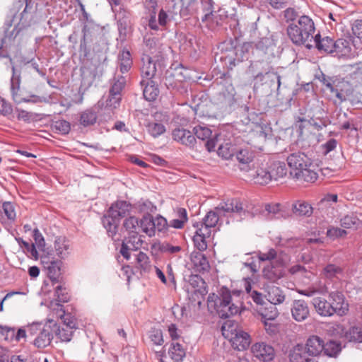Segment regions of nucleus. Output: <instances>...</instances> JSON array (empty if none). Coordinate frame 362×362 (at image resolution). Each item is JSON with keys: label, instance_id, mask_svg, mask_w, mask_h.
<instances>
[{"label": "nucleus", "instance_id": "5", "mask_svg": "<svg viewBox=\"0 0 362 362\" xmlns=\"http://www.w3.org/2000/svg\"><path fill=\"white\" fill-rule=\"evenodd\" d=\"M131 209L132 204L129 202L117 200L111 204L107 213L101 218L103 226L112 239L118 233L121 218L125 217Z\"/></svg>", "mask_w": 362, "mask_h": 362}, {"label": "nucleus", "instance_id": "37", "mask_svg": "<svg viewBox=\"0 0 362 362\" xmlns=\"http://www.w3.org/2000/svg\"><path fill=\"white\" fill-rule=\"evenodd\" d=\"M62 264V262L61 260H55L54 257H52L48 266H45V269L47 270V276L53 284L58 282V278L61 274Z\"/></svg>", "mask_w": 362, "mask_h": 362}, {"label": "nucleus", "instance_id": "30", "mask_svg": "<svg viewBox=\"0 0 362 362\" xmlns=\"http://www.w3.org/2000/svg\"><path fill=\"white\" fill-rule=\"evenodd\" d=\"M190 259L194 269L199 273L208 272L210 265L207 257L202 252H193L191 253Z\"/></svg>", "mask_w": 362, "mask_h": 362}, {"label": "nucleus", "instance_id": "56", "mask_svg": "<svg viewBox=\"0 0 362 362\" xmlns=\"http://www.w3.org/2000/svg\"><path fill=\"white\" fill-rule=\"evenodd\" d=\"M148 338L154 345L160 346L163 344V332L160 329L152 327L148 331Z\"/></svg>", "mask_w": 362, "mask_h": 362}, {"label": "nucleus", "instance_id": "39", "mask_svg": "<svg viewBox=\"0 0 362 362\" xmlns=\"http://www.w3.org/2000/svg\"><path fill=\"white\" fill-rule=\"evenodd\" d=\"M198 8L202 11L203 15L201 16V20L202 23H206V25L209 23L213 13H214V2L213 0H206L202 1L201 0L199 2H197Z\"/></svg>", "mask_w": 362, "mask_h": 362}, {"label": "nucleus", "instance_id": "13", "mask_svg": "<svg viewBox=\"0 0 362 362\" xmlns=\"http://www.w3.org/2000/svg\"><path fill=\"white\" fill-rule=\"evenodd\" d=\"M160 64L158 59H154L148 54H143L141 57V66L140 68L142 79H154L157 72V64Z\"/></svg>", "mask_w": 362, "mask_h": 362}, {"label": "nucleus", "instance_id": "64", "mask_svg": "<svg viewBox=\"0 0 362 362\" xmlns=\"http://www.w3.org/2000/svg\"><path fill=\"white\" fill-rule=\"evenodd\" d=\"M265 211H267L268 215L270 216L269 218L272 219L283 216L279 204H267L265 205Z\"/></svg>", "mask_w": 362, "mask_h": 362}, {"label": "nucleus", "instance_id": "22", "mask_svg": "<svg viewBox=\"0 0 362 362\" xmlns=\"http://www.w3.org/2000/svg\"><path fill=\"white\" fill-rule=\"evenodd\" d=\"M316 312L321 316L330 317L332 316L334 313V309L330 304L329 300H327L322 297H314L311 301Z\"/></svg>", "mask_w": 362, "mask_h": 362}, {"label": "nucleus", "instance_id": "38", "mask_svg": "<svg viewBox=\"0 0 362 362\" xmlns=\"http://www.w3.org/2000/svg\"><path fill=\"white\" fill-rule=\"evenodd\" d=\"M98 119L97 112L93 108H88L81 112L79 117V124L83 127L94 125Z\"/></svg>", "mask_w": 362, "mask_h": 362}, {"label": "nucleus", "instance_id": "11", "mask_svg": "<svg viewBox=\"0 0 362 362\" xmlns=\"http://www.w3.org/2000/svg\"><path fill=\"white\" fill-rule=\"evenodd\" d=\"M255 169L250 173L254 182L261 185H265L272 181L269 160H258Z\"/></svg>", "mask_w": 362, "mask_h": 362}, {"label": "nucleus", "instance_id": "4", "mask_svg": "<svg viewBox=\"0 0 362 362\" xmlns=\"http://www.w3.org/2000/svg\"><path fill=\"white\" fill-rule=\"evenodd\" d=\"M288 165L291 168L290 175L300 181L314 182L317 179V173L310 169L311 159L304 153L298 151L291 153L287 157Z\"/></svg>", "mask_w": 362, "mask_h": 362}, {"label": "nucleus", "instance_id": "46", "mask_svg": "<svg viewBox=\"0 0 362 362\" xmlns=\"http://www.w3.org/2000/svg\"><path fill=\"white\" fill-rule=\"evenodd\" d=\"M136 262L141 270V274L150 272L151 264L148 256L145 252L140 251L136 255Z\"/></svg>", "mask_w": 362, "mask_h": 362}, {"label": "nucleus", "instance_id": "63", "mask_svg": "<svg viewBox=\"0 0 362 362\" xmlns=\"http://www.w3.org/2000/svg\"><path fill=\"white\" fill-rule=\"evenodd\" d=\"M233 151V148L228 144H226V145L219 146L217 150V153L223 158L228 160L232 158L235 155Z\"/></svg>", "mask_w": 362, "mask_h": 362}, {"label": "nucleus", "instance_id": "42", "mask_svg": "<svg viewBox=\"0 0 362 362\" xmlns=\"http://www.w3.org/2000/svg\"><path fill=\"white\" fill-rule=\"evenodd\" d=\"M32 7L25 6L24 10L21 14L19 22L21 28H28L36 23L37 14L36 13H34Z\"/></svg>", "mask_w": 362, "mask_h": 362}, {"label": "nucleus", "instance_id": "20", "mask_svg": "<svg viewBox=\"0 0 362 362\" xmlns=\"http://www.w3.org/2000/svg\"><path fill=\"white\" fill-rule=\"evenodd\" d=\"M317 209H314L312 205L304 200H296L291 205V211L296 217H310Z\"/></svg>", "mask_w": 362, "mask_h": 362}, {"label": "nucleus", "instance_id": "52", "mask_svg": "<svg viewBox=\"0 0 362 362\" xmlns=\"http://www.w3.org/2000/svg\"><path fill=\"white\" fill-rule=\"evenodd\" d=\"M135 240L125 238L121 244L119 253L127 260L131 258V250H136L137 247L134 245Z\"/></svg>", "mask_w": 362, "mask_h": 362}, {"label": "nucleus", "instance_id": "44", "mask_svg": "<svg viewBox=\"0 0 362 362\" xmlns=\"http://www.w3.org/2000/svg\"><path fill=\"white\" fill-rule=\"evenodd\" d=\"M69 247V245L65 237L59 236L56 238L54 240V248L57 255L60 259H64L69 254L67 252Z\"/></svg>", "mask_w": 362, "mask_h": 362}, {"label": "nucleus", "instance_id": "36", "mask_svg": "<svg viewBox=\"0 0 362 362\" xmlns=\"http://www.w3.org/2000/svg\"><path fill=\"white\" fill-rule=\"evenodd\" d=\"M140 231L146 233L148 237L155 235L156 225L152 215L149 214L144 215L140 219Z\"/></svg>", "mask_w": 362, "mask_h": 362}, {"label": "nucleus", "instance_id": "3", "mask_svg": "<svg viewBox=\"0 0 362 362\" xmlns=\"http://www.w3.org/2000/svg\"><path fill=\"white\" fill-rule=\"evenodd\" d=\"M209 310H214L222 319L229 318L240 313V308L232 303L231 291L221 286L217 293H210L207 299Z\"/></svg>", "mask_w": 362, "mask_h": 362}, {"label": "nucleus", "instance_id": "54", "mask_svg": "<svg viewBox=\"0 0 362 362\" xmlns=\"http://www.w3.org/2000/svg\"><path fill=\"white\" fill-rule=\"evenodd\" d=\"M99 30V26L93 23V21L85 23L82 28V36L85 37L88 40L93 42L95 37L96 33Z\"/></svg>", "mask_w": 362, "mask_h": 362}, {"label": "nucleus", "instance_id": "15", "mask_svg": "<svg viewBox=\"0 0 362 362\" xmlns=\"http://www.w3.org/2000/svg\"><path fill=\"white\" fill-rule=\"evenodd\" d=\"M253 355L264 362L272 361L275 356V351L272 346L265 342H257L251 347Z\"/></svg>", "mask_w": 362, "mask_h": 362}, {"label": "nucleus", "instance_id": "58", "mask_svg": "<svg viewBox=\"0 0 362 362\" xmlns=\"http://www.w3.org/2000/svg\"><path fill=\"white\" fill-rule=\"evenodd\" d=\"M125 83V78L123 76H120L112 85L109 91V93H110V95H117V97H121V92L122 89L124 88Z\"/></svg>", "mask_w": 362, "mask_h": 362}, {"label": "nucleus", "instance_id": "16", "mask_svg": "<svg viewBox=\"0 0 362 362\" xmlns=\"http://www.w3.org/2000/svg\"><path fill=\"white\" fill-rule=\"evenodd\" d=\"M52 325H55V321L49 320L43 325L37 337L34 340V344L37 348H45L49 346L53 339Z\"/></svg>", "mask_w": 362, "mask_h": 362}, {"label": "nucleus", "instance_id": "62", "mask_svg": "<svg viewBox=\"0 0 362 362\" xmlns=\"http://www.w3.org/2000/svg\"><path fill=\"white\" fill-rule=\"evenodd\" d=\"M91 43L90 40H88L85 37L82 36L80 40V45L78 52L80 57L83 59H86L90 54V49L89 48V44Z\"/></svg>", "mask_w": 362, "mask_h": 362}, {"label": "nucleus", "instance_id": "41", "mask_svg": "<svg viewBox=\"0 0 362 362\" xmlns=\"http://www.w3.org/2000/svg\"><path fill=\"white\" fill-rule=\"evenodd\" d=\"M228 18V12L223 8H219L217 11H214L213 16L206 26L214 30L216 28L223 25V22Z\"/></svg>", "mask_w": 362, "mask_h": 362}, {"label": "nucleus", "instance_id": "40", "mask_svg": "<svg viewBox=\"0 0 362 362\" xmlns=\"http://www.w3.org/2000/svg\"><path fill=\"white\" fill-rule=\"evenodd\" d=\"M272 180H276L287 174V168L284 162L275 161L269 159Z\"/></svg>", "mask_w": 362, "mask_h": 362}, {"label": "nucleus", "instance_id": "21", "mask_svg": "<svg viewBox=\"0 0 362 362\" xmlns=\"http://www.w3.org/2000/svg\"><path fill=\"white\" fill-rule=\"evenodd\" d=\"M333 54L339 58H351L354 57L352 52V45L349 40L338 39L334 42Z\"/></svg>", "mask_w": 362, "mask_h": 362}, {"label": "nucleus", "instance_id": "7", "mask_svg": "<svg viewBox=\"0 0 362 362\" xmlns=\"http://www.w3.org/2000/svg\"><path fill=\"white\" fill-rule=\"evenodd\" d=\"M235 90L232 86L222 87L216 93L212 98V103L222 112H230L235 109L236 99Z\"/></svg>", "mask_w": 362, "mask_h": 362}, {"label": "nucleus", "instance_id": "49", "mask_svg": "<svg viewBox=\"0 0 362 362\" xmlns=\"http://www.w3.org/2000/svg\"><path fill=\"white\" fill-rule=\"evenodd\" d=\"M15 239L21 247H24L25 252L28 257L33 258L35 260L38 259L39 254L35 244H30L27 241L23 240V238L20 237L16 238Z\"/></svg>", "mask_w": 362, "mask_h": 362}, {"label": "nucleus", "instance_id": "19", "mask_svg": "<svg viewBox=\"0 0 362 362\" xmlns=\"http://www.w3.org/2000/svg\"><path fill=\"white\" fill-rule=\"evenodd\" d=\"M173 139L189 148H194L197 140L192 131L184 128H176L172 132Z\"/></svg>", "mask_w": 362, "mask_h": 362}, {"label": "nucleus", "instance_id": "34", "mask_svg": "<svg viewBox=\"0 0 362 362\" xmlns=\"http://www.w3.org/2000/svg\"><path fill=\"white\" fill-rule=\"evenodd\" d=\"M257 50L259 52L267 54L269 56H274V49L276 48V44L274 40L271 37H262L260 38L255 45Z\"/></svg>", "mask_w": 362, "mask_h": 362}, {"label": "nucleus", "instance_id": "26", "mask_svg": "<svg viewBox=\"0 0 362 362\" xmlns=\"http://www.w3.org/2000/svg\"><path fill=\"white\" fill-rule=\"evenodd\" d=\"M291 314L293 318L298 322L305 320L310 314L308 303L303 300H295L292 305Z\"/></svg>", "mask_w": 362, "mask_h": 362}, {"label": "nucleus", "instance_id": "35", "mask_svg": "<svg viewBox=\"0 0 362 362\" xmlns=\"http://www.w3.org/2000/svg\"><path fill=\"white\" fill-rule=\"evenodd\" d=\"M168 354L174 362H182L186 356V351L183 346L175 341H171L170 344Z\"/></svg>", "mask_w": 362, "mask_h": 362}, {"label": "nucleus", "instance_id": "61", "mask_svg": "<svg viewBox=\"0 0 362 362\" xmlns=\"http://www.w3.org/2000/svg\"><path fill=\"white\" fill-rule=\"evenodd\" d=\"M56 300L60 303H67L69 301L71 296L67 289L62 285H59L55 288Z\"/></svg>", "mask_w": 362, "mask_h": 362}, {"label": "nucleus", "instance_id": "28", "mask_svg": "<svg viewBox=\"0 0 362 362\" xmlns=\"http://www.w3.org/2000/svg\"><path fill=\"white\" fill-rule=\"evenodd\" d=\"M344 84V81H340L336 77H333L331 81H327L324 86L332 95L342 102L346 100L347 95L343 89Z\"/></svg>", "mask_w": 362, "mask_h": 362}, {"label": "nucleus", "instance_id": "9", "mask_svg": "<svg viewBox=\"0 0 362 362\" xmlns=\"http://www.w3.org/2000/svg\"><path fill=\"white\" fill-rule=\"evenodd\" d=\"M192 134L196 139L201 141H206L205 146L209 152L214 151L217 142L218 134H213L212 130L205 124H199L193 127Z\"/></svg>", "mask_w": 362, "mask_h": 362}, {"label": "nucleus", "instance_id": "33", "mask_svg": "<svg viewBox=\"0 0 362 362\" xmlns=\"http://www.w3.org/2000/svg\"><path fill=\"white\" fill-rule=\"evenodd\" d=\"M290 362H318L315 357L303 354V345L297 344L289 354Z\"/></svg>", "mask_w": 362, "mask_h": 362}, {"label": "nucleus", "instance_id": "32", "mask_svg": "<svg viewBox=\"0 0 362 362\" xmlns=\"http://www.w3.org/2000/svg\"><path fill=\"white\" fill-rule=\"evenodd\" d=\"M12 76L11 78V93L12 98L16 103H21L22 100L18 95L21 85V71L14 65L11 66Z\"/></svg>", "mask_w": 362, "mask_h": 362}, {"label": "nucleus", "instance_id": "59", "mask_svg": "<svg viewBox=\"0 0 362 362\" xmlns=\"http://www.w3.org/2000/svg\"><path fill=\"white\" fill-rule=\"evenodd\" d=\"M147 128L149 134L154 138L160 136L165 132V126L159 122H150Z\"/></svg>", "mask_w": 362, "mask_h": 362}, {"label": "nucleus", "instance_id": "2", "mask_svg": "<svg viewBox=\"0 0 362 362\" xmlns=\"http://www.w3.org/2000/svg\"><path fill=\"white\" fill-rule=\"evenodd\" d=\"M221 50L218 57L228 69H233L239 63L243 62L251 48L249 42L239 43L237 40L230 39L221 43L218 47Z\"/></svg>", "mask_w": 362, "mask_h": 362}, {"label": "nucleus", "instance_id": "57", "mask_svg": "<svg viewBox=\"0 0 362 362\" xmlns=\"http://www.w3.org/2000/svg\"><path fill=\"white\" fill-rule=\"evenodd\" d=\"M156 230L163 234H167L169 230V224L167 219L161 215H157L154 218Z\"/></svg>", "mask_w": 362, "mask_h": 362}, {"label": "nucleus", "instance_id": "31", "mask_svg": "<svg viewBox=\"0 0 362 362\" xmlns=\"http://www.w3.org/2000/svg\"><path fill=\"white\" fill-rule=\"evenodd\" d=\"M265 291L264 297L272 305L280 304L285 299L283 291L279 287L274 285H267L265 288ZM272 308L274 309V306Z\"/></svg>", "mask_w": 362, "mask_h": 362}, {"label": "nucleus", "instance_id": "12", "mask_svg": "<svg viewBox=\"0 0 362 362\" xmlns=\"http://www.w3.org/2000/svg\"><path fill=\"white\" fill-rule=\"evenodd\" d=\"M308 123L316 130H322L328 124L327 113L321 107H316L308 113Z\"/></svg>", "mask_w": 362, "mask_h": 362}, {"label": "nucleus", "instance_id": "18", "mask_svg": "<svg viewBox=\"0 0 362 362\" xmlns=\"http://www.w3.org/2000/svg\"><path fill=\"white\" fill-rule=\"evenodd\" d=\"M324 347V341L318 336H310L303 346V354L315 357L319 356Z\"/></svg>", "mask_w": 362, "mask_h": 362}, {"label": "nucleus", "instance_id": "45", "mask_svg": "<svg viewBox=\"0 0 362 362\" xmlns=\"http://www.w3.org/2000/svg\"><path fill=\"white\" fill-rule=\"evenodd\" d=\"M146 6L150 10L148 25L151 30H158V25L156 21L157 1L156 0H146Z\"/></svg>", "mask_w": 362, "mask_h": 362}, {"label": "nucleus", "instance_id": "47", "mask_svg": "<svg viewBox=\"0 0 362 362\" xmlns=\"http://www.w3.org/2000/svg\"><path fill=\"white\" fill-rule=\"evenodd\" d=\"M53 332L55 335L62 341L69 342L71 340L74 331L69 327H60L55 322V325H52Z\"/></svg>", "mask_w": 362, "mask_h": 362}, {"label": "nucleus", "instance_id": "29", "mask_svg": "<svg viewBox=\"0 0 362 362\" xmlns=\"http://www.w3.org/2000/svg\"><path fill=\"white\" fill-rule=\"evenodd\" d=\"M313 42V47H315L320 53L333 54L334 40L328 37H322L320 33L315 35Z\"/></svg>", "mask_w": 362, "mask_h": 362}, {"label": "nucleus", "instance_id": "53", "mask_svg": "<svg viewBox=\"0 0 362 362\" xmlns=\"http://www.w3.org/2000/svg\"><path fill=\"white\" fill-rule=\"evenodd\" d=\"M119 71L122 73H127L132 66V59L131 54L128 50H123L119 57Z\"/></svg>", "mask_w": 362, "mask_h": 362}, {"label": "nucleus", "instance_id": "55", "mask_svg": "<svg viewBox=\"0 0 362 362\" xmlns=\"http://www.w3.org/2000/svg\"><path fill=\"white\" fill-rule=\"evenodd\" d=\"M52 128L55 129L56 132L66 135L71 130V124L65 119H58L52 124Z\"/></svg>", "mask_w": 362, "mask_h": 362}, {"label": "nucleus", "instance_id": "10", "mask_svg": "<svg viewBox=\"0 0 362 362\" xmlns=\"http://www.w3.org/2000/svg\"><path fill=\"white\" fill-rule=\"evenodd\" d=\"M114 12L119 32V38L122 42L126 40L127 28L131 24V11L123 4L119 6Z\"/></svg>", "mask_w": 362, "mask_h": 362}, {"label": "nucleus", "instance_id": "14", "mask_svg": "<svg viewBox=\"0 0 362 362\" xmlns=\"http://www.w3.org/2000/svg\"><path fill=\"white\" fill-rule=\"evenodd\" d=\"M330 304L334 309V313L339 316H344L349 312V303L344 295L339 291H332L329 293Z\"/></svg>", "mask_w": 362, "mask_h": 362}, {"label": "nucleus", "instance_id": "50", "mask_svg": "<svg viewBox=\"0 0 362 362\" xmlns=\"http://www.w3.org/2000/svg\"><path fill=\"white\" fill-rule=\"evenodd\" d=\"M322 351L329 357H337L341 351V343L330 340L326 344L324 343Z\"/></svg>", "mask_w": 362, "mask_h": 362}, {"label": "nucleus", "instance_id": "27", "mask_svg": "<svg viewBox=\"0 0 362 362\" xmlns=\"http://www.w3.org/2000/svg\"><path fill=\"white\" fill-rule=\"evenodd\" d=\"M235 158L239 163V168L241 170L249 171L251 165L254 166V153L247 148L240 149L235 153Z\"/></svg>", "mask_w": 362, "mask_h": 362}, {"label": "nucleus", "instance_id": "6", "mask_svg": "<svg viewBox=\"0 0 362 362\" xmlns=\"http://www.w3.org/2000/svg\"><path fill=\"white\" fill-rule=\"evenodd\" d=\"M243 210V205L238 199H228L216 207L214 211H209L203 218L202 223L208 227L214 228L221 220L222 216H226L229 213L240 214Z\"/></svg>", "mask_w": 362, "mask_h": 362}, {"label": "nucleus", "instance_id": "8", "mask_svg": "<svg viewBox=\"0 0 362 362\" xmlns=\"http://www.w3.org/2000/svg\"><path fill=\"white\" fill-rule=\"evenodd\" d=\"M281 76L274 71V69L271 66L269 69V71H266L264 76L259 82H255L254 89H258L260 87L265 86L268 88L267 93L272 94V93L276 90V96L279 98V88L281 86Z\"/></svg>", "mask_w": 362, "mask_h": 362}, {"label": "nucleus", "instance_id": "43", "mask_svg": "<svg viewBox=\"0 0 362 362\" xmlns=\"http://www.w3.org/2000/svg\"><path fill=\"white\" fill-rule=\"evenodd\" d=\"M344 338L349 342L362 343V325L350 327L344 332Z\"/></svg>", "mask_w": 362, "mask_h": 362}, {"label": "nucleus", "instance_id": "51", "mask_svg": "<svg viewBox=\"0 0 362 362\" xmlns=\"http://www.w3.org/2000/svg\"><path fill=\"white\" fill-rule=\"evenodd\" d=\"M11 25L8 24L7 28L4 31V36L0 37V42H2L3 46H11L13 45L14 39L17 37L19 33V30L17 28H13L11 31H9V28Z\"/></svg>", "mask_w": 362, "mask_h": 362}, {"label": "nucleus", "instance_id": "17", "mask_svg": "<svg viewBox=\"0 0 362 362\" xmlns=\"http://www.w3.org/2000/svg\"><path fill=\"white\" fill-rule=\"evenodd\" d=\"M272 65L269 62L264 60H257L251 62L247 68V73L253 78V81L259 82L266 71Z\"/></svg>", "mask_w": 362, "mask_h": 362}, {"label": "nucleus", "instance_id": "48", "mask_svg": "<svg viewBox=\"0 0 362 362\" xmlns=\"http://www.w3.org/2000/svg\"><path fill=\"white\" fill-rule=\"evenodd\" d=\"M341 227L345 228L357 229L362 226V221H361L354 214L346 215L340 220Z\"/></svg>", "mask_w": 362, "mask_h": 362}, {"label": "nucleus", "instance_id": "24", "mask_svg": "<svg viewBox=\"0 0 362 362\" xmlns=\"http://www.w3.org/2000/svg\"><path fill=\"white\" fill-rule=\"evenodd\" d=\"M140 85L143 88V95L146 100L154 101L159 95L158 83L154 81L141 79Z\"/></svg>", "mask_w": 362, "mask_h": 362}, {"label": "nucleus", "instance_id": "60", "mask_svg": "<svg viewBox=\"0 0 362 362\" xmlns=\"http://www.w3.org/2000/svg\"><path fill=\"white\" fill-rule=\"evenodd\" d=\"M262 318H264V327L266 331L269 334H274L276 331V326L274 325H272L271 323H269L267 322V320H273L276 318L277 316V311L276 310V308H274V310L271 311V314L267 317V314H262Z\"/></svg>", "mask_w": 362, "mask_h": 362}, {"label": "nucleus", "instance_id": "25", "mask_svg": "<svg viewBox=\"0 0 362 362\" xmlns=\"http://www.w3.org/2000/svg\"><path fill=\"white\" fill-rule=\"evenodd\" d=\"M122 228L128 234L127 238L135 240L140 233V219L134 216L126 218L123 221Z\"/></svg>", "mask_w": 362, "mask_h": 362}, {"label": "nucleus", "instance_id": "23", "mask_svg": "<svg viewBox=\"0 0 362 362\" xmlns=\"http://www.w3.org/2000/svg\"><path fill=\"white\" fill-rule=\"evenodd\" d=\"M232 346L238 351L246 350L250 345L251 339L250 334L241 329L235 330L234 336L231 337Z\"/></svg>", "mask_w": 362, "mask_h": 362}, {"label": "nucleus", "instance_id": "1", "mask_svg": "<svg viewBox=\"0 0 362 362\" xmlns=\"http://www.w3.org/2000/svg\"><path fill=\"white\" fill-rule=\"evenodd\" d=\"M315 32V24L308 16L299 17L296 23H291L287 28V34L291 42L297 45H304L307 49L313 48V40Z\"/></svg>", "mask_w": 362, "mask_h": 362}]
</instances>
